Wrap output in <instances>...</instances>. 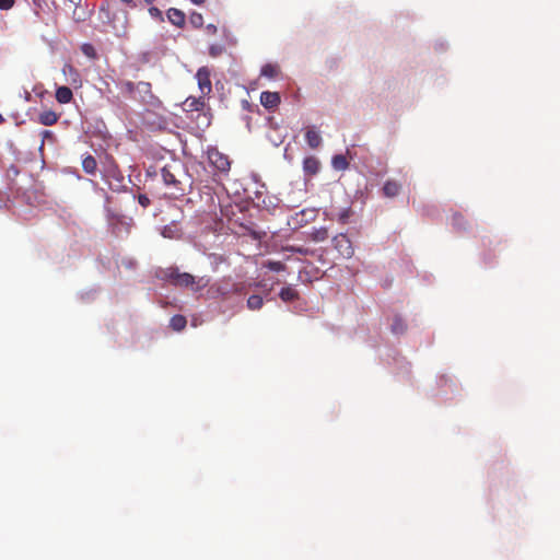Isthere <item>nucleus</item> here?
I'll return each mask as SVG.
<instances>
[{
    "label": "nucleus",
    "instance_id": "nucleus-1",
    "mask_svg": "<svg viewBox=\"0 0 560 560\" xmlns=\"http://www.w3.org/2000/svg\"><path fill=\"white\" fill-rule=\"evenodd\" d=\"M184 174V167L177 162L164 165L161 168V176L165 186L173 188L175 191L183 194L184 188L179 176Z\"/></svg>",
    "mask_w": 560,
    "mask_h": 560
},
{
    "label": "nucleus",
    "instance_id": "nucleus-2",
    "mask_svg": "<svg viewBox=\"0 0 560 560\" xmlns=\"http://www.w3.org/2000/svg\"><path fill=\"white\" fill-rule=\"evenodd\" d=\"M107 223L113 234L117 237L129 235L135 224L132 218L107 211Z\"/></svg>",
    "mask_w": 560,
    "mask_h": 560
},
{
    "label": "nucleus",
    "instance_id": "nucleus-3",
    "mask_svg": "<svg viewBox=\"0 0 560 560\" xmlns=\"http://www.w3.org/2000/svg\"><path fill=\"white\" fill-rule=\"evenodd\" d=\"M166 278L177 287L188 288L191 287L192 290L199 291L203 287L207 285L208 281L203 278H200L196 281L195 277L187 272H179L178 270H170Z\"/></svg>",
    "mask_w": 560,
    "mask_h": 560
},
{
    "label": "nucleus",
    "instance_id": "nucleus-4",
    "mask_svg": "<svg viewBox=\"0 0 560 560\" xmlns=\"http://www.w3.org/2000/svg\"><path fill=\"white\" fill-rule=\"evenodd\" d=\"M104 177L113 191L120 192L126 188L125 176L116 163L110 162L105 167Z\"/></svg>",
    "mask_w": 560,
    "mask_h": 560
},
{
    "label": "nucleus",
    "instance_id": "nucleus-5",
    "mask_svg": "<svg viewBox=\"0 0 560 560\" xmlns=\"http://www.w3.org/2000/svg\"><path fill=\"white\" fill-rule=\"evenodd\" d=\"M135 88L136 90L133 101H138L150 106L160 104L159 98L152 93V86L149 82H137Z\"/></svg>",
    "mask_w": 560,
    "mask_h": 560
},
{
    "label": "nucleus",
    "instance_id": "nucleus-6",
    "mask_svg": "<svg viewBox=\"0 0 560 560\" xmlns=\"http://www.w3.org/2000/svg\"><path fill=\"white\" fill-rule=\"evenodd\" d=\"M208 161L219 173L226 175L231 168V161L228 155L217 148H209L207 151Z\"/></svg>",
    "mask_w": 560,
    "mask_h": 560
},
{
    "label": "nucleus",
    "instance_id": "nucleus-7",
    "mask_svg": "<svg viewBox=\"0 0 560 560\" xmlns=\"http://www.w3.org/2000/svg\"><path fill=\"white\" fill-rule=\"evenodd\" d=\"M316 218V210L315 209H303L300 212L294 213L290 217L288 224L296 230L300 229L311 221L315 220Z\"/></svg>",
    "mask_w": 560,
    "mask_h": 560
},
{
    "label": "nucleus",
    "instance_id": "nucleus-8",
    "mask_svg": "<svg viewBox=\"0 0 560 560\" xmlns=\"http://www.w3.org/2000/svg\"><path fill=\"white\" fill-rule=\"evenodd\" d=\"M211 70L208 67H200L197 70L196 79L198 82V88L202 96H207L212 91L211 84Z\"/></svg>",
    "mask_w": 560,
    "mask_h": 560
},
{
    "label": "nucleus",
    "instance_id": "nucleus-9",
    "mask_svg": "<svg viewBox=\"0 0 560 560\" xmlns=\"http://www.w3.org/2000/svg\"><path fill=\"white\" fill-rule=\"evenodd\" d=\"M334 247L343 258L352 257L354 249L352 243L346 234H339L332 238Z\"/></svg>",
    "mask_w": 560,
    "mask_h": 560
},
{
    "label": "nucleus",
    "instance_id": "nucleus-10",
    "mask_svg": "<svg viewBox=\"0 0 560 560\" xmlns=\"http://www.w3.org/2000/svg\"><path fill=\"white\" fill-rule=\"evenodd\" d=\"M62 73L66 77V81L74 88L81 86L82 80L79 71L70 63H66L62 67Z\"/></svg>",
    "mask_w": 560,
    "mask_h": 560
},
{
    "label": "nucleus",
    "instance_id": "nucleus-11",
    "mask_svg": "<svg viewBox=\"0 0 560 560\" xmlns=\"http://www.w3.org/2000/svg\"><path fill=\"white\" fill-rule=\"evenodd\" d=\"M260 103L266 109H275L280 104L278 92L264 91L260 94Z\"/></svg>",
    "mask_w": 560,
    "mask_h": 560
},
{
    "label": "nucleus",
    "instance_id": "nucleus-12",
    "mask_svg": "<svg viewBox=\"0 0 560 560\" xmlns=\"http://www.w3.org/2000/svg\"><path fill=\"white\" fill-rule=\"evenodd\" d=\"M160 233L164 238L171 240H178L183 235V231L179 224L175 221H172L170 224L162 226Z\"/></svg>",
    "mask_w": 560,
    "mask_h": 560
},
{
    "label": "nucleus",
    "instance_id": "nucleus-13",
    "mask_svg": "<svg viewBox=\"0 0 560 560\" xmlns=\"http://www.w3.org/2000/svg\"><path fill=\"white\" fill-rule=\"evenodd\" d=\"M167 20L171 24L177 27H183L186 22L185 13L176 8H171L166 11Z\"/></svg>",
    "mask_w": 560,
    "mask_h": 560
},
{
    "label": "nucleus",
    "instance_id": "nucleus-14",
    "mask_svg": "<svg viewBox=\"0 0 560 560\" xmlns=\"http://www.w3.org/2000/svg\"><path fill=\"white\" fill-rule=\"evenodd\" d=\"M319 161L315 156H307L303 160V172L305 175L314 176L319 171Z\"/></svg>",
    "mask_w": 560,
    "mask_h": 560
},
{
    "label": "nucleus",
    "instance_id": "nucleus-15",
    "mask_svg": "<svg viewBox=\"0 0 560 560\" xmlns=\"http://www.w3.org/2000/svg\"><path fill=\"white\" fill-rule=\"evenodd\" d=\"M305 141L312 149H317L322 144V136L315 127H311L305 132Z\"/></svg>",
    "mask_w": 560,
    "mask_h": 560
},
{
    "label": "nucleus",
    "instance_id": "nucleus-16",
    "mask_svg": "<svg viewBox=\"0 0 560 560\" xmlns=\"http://www.w3.org/2000/svg\"><path fill=\"white\" fill-rule=\"evenodd\" d=\"M205 96L200 95L199 97H188L184 102L185 110L186 112H199L202 110L206 103H205Z\"/></svg>",
    "mask_w": 560,
    "mask_h": 560
},
{
    "label": "nucleus",
    "instance_id": "nucleus-17",
    "mask_svg": "<svg viewBox=\"0 0 560 560\" xmlns=\"http://www.w3.org/2000/svg\"><path fill=\"white\" fill-rule=\"evenodd\" d=\"M73 93L68 86H59L56 90V100L60 104H68L71 102Z\"/></svg>",
    "mask_w": 560,
    "mask_h": 560
},
{
    "label": "nucleus",
    "instance_id": "nucleus-18",
    "mask_svg": "<svg viewBox=\"0 0 560 560\" xmlns=\"http://www.w3.org/2000/svg\"><path fill=\"white\" fill-rule=\"evenodd\" d=\"M58 121V115L54 110H44L38 115V122L44 126H52Z\"/></svg>",
    "mask_w": 560,
    "mask_h": 560
},
{
    "label": "nucleus",
    "instance_id": "nucleus-19",
    "mask_svg": "<svg viewBox=\"0 0 560 560\" xmlns=\"http://www.w3.org/2000/svg\"><path fill=\"white\" fill-rule=\"evenodd\" d=\"M136 83L131 81H120L117 83V88L120 93L128 98L133 100L135 97V88Z\"/></svg>",
    "mask_w": 560,
    "mask_h": 560
},
{
    "label": "nucleus",
    "instance_id": "nucleus-20",
    "mask_svg": "<svg viewBox=\"0 0 560 560\" xmlns=\"http://www.w3.org/2000/svg\"><path fill=\"white\" fill-rule=\"evenodd\" d=\"M82 168L89 175H94L97 170V162L94 156L91 154H86L82 159Z\"/></svg>",
    "mask_w": 560,
    "mask_h": 560
},
{
    "label": "nucleus",
    "instance_id": "nucleus-21",
    "mask_svg": "<svg viewBox=\"0 0 560 560\" xmlns=\"http://www.w3.org/2000/svg\"><path fill=\"white\" fill-rule=\"evenodd\" d=\"M400 191V185L395 180H387L384 184L383 192L386 197H395Z\"/></svg>",
    "mask_w": 560,
    "mask_h": 560
},
{
    "label": "nucleus",
    "instance_id": "nucleus-22",
    "mask_svg": "<svg viewBox=\"0 0 560 560\" xmlns=\"http://www.w3.org/2000/svg\"><path fill=\"white\" fill-rule=\"evenodd\" d=\"M331 166L336 171H346L349 167V162L342 154H336L331 159Z\"/></svg>",
    "mask_w": 560,
    "mask_h": 560
},
{
    "label": "nucleus",
    "instance_id": "nucleus-23",
    "mask_svg": "<svg viewBox=\"0 0 560 560\" xmlns=\"http://www.w3.org/2000/svg\"><path fill=\"white\" fill-rule=\"evenodd\" d=\"M279 296L283 302H291L298 298V291L291 285L283 287L280 290Z\"/></svg>",
    "mask_w": 560,
    "mask_h": 560
},
{
    "label": "nucleus",
    "instance_id": "nucleus-24",
    "mask_svg": "<svg viewBox=\"0 0 560 560\" xmlns=\"http://www.w3.org/2000/svg\"><path fill=\"white\" fill-rule=\"evenodd\" d=\"M186 324L187 320L183 315H174L170 320V326L176 331L184 329Z\"/></svg>",
    "mask_w": 560,
    "mask_h": 560
},
{
    "label": "nucleus",
    "instance_id": "nucleus-25",
    "mask_svg": "<svg viewBox=\"0 0 560 560\" xmlns=\"http://www.w3.org/2000/svg\"><path fill=\"white\" fill-rule=\"evenodd\" d=\"M328 237V230L326 228L313 229L311 240L314 242H324Z\"/></svg>",
    "mask_w": 560,
    "mask_h": 560
},
{
    "label": "nucleus",
    "instance_id": "nucleus-26",
    "mask_svg": "<svg viewBox=\"0 0 560 560\" xmlns=\"http://www.w3.org/2000/svg\"><path fill=\"white\" fill-rule=\"evenodd\" d=\"M264 305V300L260 295L254 294L247 299V307L252 311L260 310Z\"/></svg>",
    "mask_w": 560,
    "mask_h": 560
},
{
    "label": "nucleus",
    "instance_id": "nucleus-27",
    "mask_svg": "<svg viewBox=\"0 0 560 560\" xmlns=\"http://www.w3.org/2000/svg\"><path fill=\"white\" fill-rule=\"evenodd\" d=\"M260 74L262 77L273 79L278 74V67L276 65L266 63L261 67Z\"/></svg>",
    "mask_w": 560,
    "mask_h": 560
},
{
    "label": "nucleus",
    "instance_id": "nucleus-28",
    "mask_svg": "<svg viewBox=\"0 0 560 560\" xmlns=\"http://www.w3.org/2000/svg\"><path fill=\"white\" fill-rule=\"evenodd\" d=\"M390 330L395 335L402 334L406 330V325H405L404 320L400 317H395V319L390 326Z\"/></svg>",
    "mask_w": 560,
    "mask_h": 560
},
{
    "label": "nucleus",
    "instance_id": "nucleus-29",
    "mask_svg": "<svg viewBox=\"0 0 560 560\" xmlns=\"http://www.w3.org/2000/svg\"><path fill=\"white\" fill-rule=\"evenodd\" d=\"M81 51L84 56L89 57L90 59H95L97 57L96 49L92 44L85 43L81 46Z\"/></svg>",
    "mask_w": 560,
    "mask_h": 560
},
{
    "label": "nucleus",
    "instance_id": "nucleus-30",
    "mask_svg": "<svg viewBox=\"0 0 560 560\" xmlns=\"http://www.w3.org/2000/svg\"><path fill=\"white\" fill-rule=\"evenodd\" d=\"M189 23L196 27V28H200L202 25H203V16L201 13H198V12H192L190 15H189Z\"/></svg>",
    "mask_w": 560,
    "mask_h": 560
},
{
    "label": "nucleus",
    "instance_id": "nucleus-31",
    "mask_svg": "<svg viewBox=\"0 0 560 560\" xmlns=\"http://www.w3.org/2000/svg\"><path fill=\"white\" fill-rule=\"evenodd\" d=\"M266 267L271 270V271H276V272H280V271H283L285 269V265L281 261H275V260H269L267 264H266Z\"/></svg>",
    "mask_w": 560,
    "mask_h": 560
},
{
    "label": "nucleus",
    "instance_id": "nucleus-32",
    "mask_svg": "<svg viewBox=\"0 0 560 560\" xmlns=\"http://www.w3.org/2000/svg\"><path fill=\"white\" fill-rule=\"evenodd\" d=\"M149 13H150L151 18H153V19H155L158 21H161V22L164 21L163 13H162V11L159 8L151 7L149 9Z\"/></svg>",
    "mask_w": 560,
    "mask_h": 560
},
{
    "label": "nucleus",
    "instance_id": "nucleus-33",
    "mask_svg": "<svg viewBox=\"0 0 560 560\" xmlns=\"http://www.w3.org/2000/svg\"><path fill=\"white\" fill-rule=\"evenodd\" d=\"M138 202H139L143 208H147V207L151 203L150 198H149L147 195H144V194H140V195L138 196Z\"/></svg>",
    "mask_w": 560,
    "mask_h": 560
},
{
    "label": "nucleus",
    "instance_id": "nucleus-34",
    "mask_svg": "<svg viewBox=\"0 0 560 560\" xmlns=\"http://www.w3.org/2000/svg\"><path fill=\"white\" fill-rule=\"evenodd\" d=\"M13 4L14 0H0V10H9Z\"/></svg>",
    "mask_w": 560,
    "mask_h": 560
},
{
    "label": "nucleus",
    "instance_id": "nucleus-35",
    "mask_svg": "<svg viewBox=\"0 0 560 560\" xmlns=\"http://www.w3.org/2000/svg\"><path fill=\"white\" fill-rule=\"evenodd\" d=\"M349 215H350V210L349 209H343L339 215H338V220L342 223H346L349 219Z\"/></svg>",
    "mask_w": 560,
    "mask_h": 560
},
{
    "label": "nucleus",
    "instance_id": "nucleus-36",
    "mask_svg": "<svg viewBox=\"0 0 560 560\" xmlns=\"http://www.w3.org/2000/svg\"><path fill=\"white\" fill-rule=\"evenodd\" d=\"M221 51H222V47L217 46V45H212V46H210V48H209V54H210V56H212V57H217V56H219V55L221 54Z\"/></svg>",
    "mask_w": 560,
    "mask_h": 560
},
{
    "label": "nucleus",
    "instance_id": "nucleus-37",
    "mask_svg": "<svg viewBox=\"0 0 560 560\" xmlns=\"http://www.w3.org/2000/svg\"><path fill=\"white\" fill-rule=\"evenodd\" d=\"M40 135H42L43 141H45L46 139L54 140V133L50 130H43ZM43 144H44V142H42V145Z\"/></svg>",
    "mask_w": 560,
    "mask_h": 560
},
{
    "label": "nucleus",
    "instance_id": "nucleus-38",
    "mask_svg": "<svg viewBox=\"0 0 560 560\" xmlns=\"http://www.w3.org/2000/svg\"><path fill=\"white\" fill-rule=\"evenodd\" d=\"M462 221H463V217L460 214H455L453 217V225L460 229L462 228Z\"/></svg>",
    "mask_w": 560,
    "mask_h": 560
},
{
    "label": "nucleus",
    "instance_id": "nucleus-39",
    "mask_svg": "<svg viewBox=\"0 0 560 560\" xmlns=\"http://www.w3.org/2000/svg\"><path fill=\"white\" fill-rule=\"evenodd\" d=\"M207 31L211 34H215L217 33V26L213 25V24H208L207 25Z\"/></svg>",
    "mask_w": 560,
    "mask_h": 560
},
{
    "label": "nucleus",
    "instance_id": "nucleus-40",
    "mask_svg": "<svg viewBox=\"0 0 560 560\" xmlns=\"http://www.w3.org/2000/svg\"><path fill=\"white\" fill-rule=\"evenodd\" d=\"M122 3H125L126 5L130 7V8H135L136 7V3L133 0H120Z\"/></svg>",
    "mask_w": 560,
    "mask_h": 560
},
{
    "label": "nucleus",
    "instance_id": "nucleus-41",
    "mask_svg": "<svg viewBox=\"0 0 560 560\" xmlns=\"http://www.w3.org/2000/svg\"><path fill=\"white\" fill-rule=\"evenodd\" d=\"M292 250H293L294 253H299V254H305V253H306V250H305V249H303V248H301V247H300V248H292Z\"/></svg>",
    "mask_w": 560,
    "mask_h": 560
},
{
    "label": "nucleus",
    "instance_id": "nucleus-42",
    "mask_svg": "<svg viewBox=\"0 0 560 560\" xmlns=\"http://www.w3.org/2000/svg\"><path fill=\"white\" fill-rule=\"evenodd\" d=\"M194 4H202L206 0H190Z\"/></svg>",
    "mask_w": 560,
    "mask_h": 560
},
{
    "label": "nucleus",
    "instance_id": "nucleus-43",
    "mask_svg": "<svg viewBox=\"0 0 560 560\" xmlns=\"http://www.w3.org/2000/svg\"><path fill=\"white\" fill-rule=\"evenodd\" d=\"M70 2L74 5L79 4L81 2V0H70Z\"/></svg>",
    "mask_w": 560,
    "mask_h": 560
},
{
    "label": "nucleus",
    "instance_id": "nucleus-44",
    "mask_svg": "<svg viewBox=\"0 0 560 560\" xmlns=\"http://www.w3.org/2000/svg\"><path fill=\"white\" fill-rule=\"evenodd\" d=\"M218 291H219L221 294H225V293H226V291L221 290L220 288L218 289Z\"/></svg>",
    "mask_w": 560,
    "mask_h": 560
},
{
    "label": "nucleus",
    "instance_id": "nucleus-45",
    "mask_svg": "<svg viewBox=\"0 0 560 560\" xmlns=\"http://www.w3.org/2000/svg\"><path fill=\"white\" fill-rule=\"evenodd\" d=\"M4 121V118L2 117V115L0 114V125Z\"/></svg>",
    "mask_w": 560,
    "mask_h": 560
},
{
    "label": "nucleus",
    "instance_id": "nucleus-46",
    "mask_svg": "<svg viewBox=\"0 0 560 560\" xmlns=\"http://www.w3.org/2000/svg\"><path fill=\"white\" fill-rule=\"evenodd\" d=\"M145 1H147L148 3H152V2H153V0H145Z\"/></svg>",
    "mask_w": 560,
    "mask_h": 560
}]
</instances>
